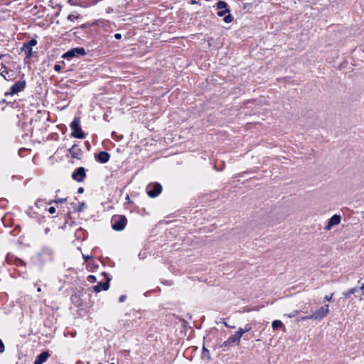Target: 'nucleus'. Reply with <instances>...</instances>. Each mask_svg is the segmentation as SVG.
Listing matches in <instances>:
<instances>
[{
	"label": "nucleus",
	"instance_id": "obj_20",
	"mask_svg": "<svg viewBox=\"0 0 364 364\" xmlns=\"http://www.w3.org/2000/svg\"><path fill=\"white\" fill-rule=\"evenodd\" d=\"M357 291H358V288H356V287L351 288V289H349L348 291H344V292L343 293V295L344 296L345 299H347V298H348L351 294H355Z\"/></svg>",
	"mask_w": 364,
	"mask_h": 364
},
{
	"label": "nucleus",
	"instance_id": "obj_34",
	"mask_svg": "<svg viewBox=\"0 0 364 364\" xmlns=\"http://www.w3.org/2000/svg\"><path fill=\"white\" fill-rule=\"evenodd\" d=\"M114 38H115L116 39H117V40L121 39V38H122V35H121L120 33H116V34L114 35Z\"/></svg>",
	"mask_w": 364,
	"mask_h": 364
},
{
	"label": "nucleus",
	"instance_id": "obj_38",
	"mask_svg": "<svg viewBox=\"0 0 364 364\" xmlns=\"http://www.w3.org/2000/svg\"><path fill=\"white\" fill-rule=\"evenodd\" d=\"M69 2L73 5H76V2H74V0H70Z\"/></svg>",
	"mask_w": 364,
	"mask_h": 364
},
{
	"label": "nucleus",
	"instance_id": "obj_35",
	"mask_svg": "<svg viewBox=\"0 0 364 364\" xmlns=\"http://www.w3.org/2000/svg\"><path fill=\"white\" fill-rule=\"evenodd\" d=\"M83 258L85 259V261H87L90 258H91V256L90 255H83Z\"/></svg>",
	"mask_w": 364,
	"mask_h": 364
},
{
	"label": "nucleus",
	"instance_id": "obj_24",
	"mask_svg": "<svg viewBox=\"0 0 364 364\" xmlns=\"http://www.w3.org/2000/svg\"><path fill=\"white\" fill-rule=\"evenodd\" d=\"M245 333V331H244L243 328H239L237 331L235 333H237V336L241 338Z\"/></svg>",
	"mask_w": 364,
	"mask_h": 364
},
{
	"label": "nucleus",
	"instance_id": "obj_1",
	"mask_svg": "<svg viewBox=\"0 0 364 364\" xmlns=\"http://www.w3.org/2000/svg\"><path fill=\"white\" fill-rule=\"evenodd\" d=\"M127 223V219L122 215H114L111 218L112 228L115 231L123 230Z\"/></svg>",
	"mask_w": 364,
	"mask_h": 364
},
{
	"label": "nucleus",
	"instance_id": "obj_27",
	"mask_svg": "<svg viewBox=\"0 0 364 364\" xmlns=\"http://www.w3.org/2000/svg\"><path fill=\"white\" fill-rule=\"evenodd\" d=\"M5 350L4 344L2 341L0 339V353H3Z\"/></svg>",
	"mask_w": 364,
	"mask_h": 364
},
{
	"label": "nucleus",
	"instance_id": "obj_17",
	"mask_svg": "<svg viewBox=\"0 0 364 364\" xmlns=\"http://www.w3.org/2000/svg\"><path fill=\"white\" fill-rule=\"evenodd\" d=\"M70 205L74 210L78 213L82 212L86 208V203L85 202H81L78 205L76 203H71Z\"/></svg>",
	"mask_w": 364,
	"mask_h": 364
},
{
	"label": "nucleus",
	"instance_id": "obj_42",
	"mask_svg": "<svg viewBox=\"0 0 364 364\" xmlns=\"http://www.w3.org/2000/svg\"><path fill=\"white\" fill-rule=\"evenodd\" d=\"M37 291H38V292H40V291H41V287L38 288Z\"/></svg>",
	"mask_w": 364,
	"mask_h": 364
},
{
	"label": "nucleus",
	"instance_id": "obj_19",
	"mask_svg": "<svg viewBox=\"0 0 364 364\" xmlns=\"http://www.w3.org/2000/svg\"><path fill=\"white\" fill-rule=\"evenodd\" d=\"M283 326H284L283 323L279 320H274L272 323V327L274 330L282 328Z\"/></svg>",
	"mask_w": 364,
	"mask_h": 364
},
{
	"label": "nucleus",
	"instance_id": "obj_8",
	"mask_svg": "<svg viewBox=\"0 0 364 364\" xmlns=\"http://www.w3.org/2000/svg\"><path fill=\"white\" fill-rule=\"evenodd\" d=\"M25 87H26L25 81H17L10 87L9 92H6V95H14L15 94H17L19 92L23 91L24 90Z\"/></svg>",
	"mask_w": 364,
	"mask_h": 364
},
{
	"label": "nucleus",
	"instance_id": "obj_3",
	"mask_svg": "<svg viewBox=\"0 0 364 364\" xmlns=\"http://www.w3.org/2000/svg\"><path fill=\"white\" fill-rule=\"evenodd\" d=\"M70 127L73 129L72 136L77 139H84L85 134L80 127V118L75 117L70 124Z\"/></svg>",
	"mask_w": 364,
	"mask_h": 364
},
{
	"label": "nucleus",
	"instance_id": "obj_26",
	"mask_svg": "<svg viewBox=\"0 0 364 364\" xmlns=\"http://www.w3.org/2000/svg\"><path fill=\"white\" fill-rule=\"evenodd\" d=\"M243 328L246 333V332H249L252 330V326L250 324H247V325H245V326Z\"/></svg>",
	"mask_w": 364,
	"mask_h": 364
},
{
	"label": "nucleus",
	"instance_id": "obj_14",
	"mask_svg": "<svg viewBox=\"0 0 364 364\" xmlns=\"http://www.w3.org/2000/svg\"><path fill=\"white\" fill-rule=\"evenodd\" d=\"M96 159L99 162L105 164L109 160L110 155L107 151H100L96 156Z\"/></svg>",
	"mask_w": 364,
	"mask_h": 364
},
{
	"label": "nucleus",
	"instance_id": "obj_30",
	"mask_svg": "<svg viewBox=\"0 0 364 364\" xmlns=\"http://www.w3.org/2000/svg\"><path fill=\"white\" fill-rule=\"evenodd\" d=\"M48 212H49V213H50V214H53V213H55V207H53V206H52V207H50V208H48Z\"/></svg>",
	"mask_w": 364,
	"mask_h": 364
},
{
	"label": "nucleus",
	"instance_id": "obj_21",
	"mask_svg": "<svg viewBox=\"0 0 364 364\" xmlns=\"http://www.w3.org/2000/svg\"><path fill=\"white\" fill-rule=\"evenodd\" d=\"M227 7H228L227 3L223 1H219L217 3V9L219 10L226 9H228Z\"/></svg>",
	"mask_w": 364,
	"mask_h": 364
},
{
	"label": "nucleus",
	"instance_id": "obj_44",
	"mask_svg": "<svg viewBox=\"0 0 364 364\" xmlns=\"http://www.w3.org/2000/svg\"><path fill=\"white\" fill-rule=\"evenodd\" d=\"M223 168H220V171H223ZM216 170L219 171V169H217V168H216Z\"/></svg>",
	"mask_w": 364,
	"mask_h": 364
},
{
	"label": "nucleus",
	"instance_id": "obj_22",
	"mask_svg": "<svg viewBox=\"0 0 364 364\" xmlns=\"http://www.w3.org/2000/svg\"><path fill=\"white\" fill-rule=\"evenodd\" d=\"M67 200V198H59V199H55V200H50L48 204H51L52 203H63L64 202H65Z\"/></svg>",
	"mask_w": 364,
	"mask_h": 364
},
{
	"label": "nucleus",
	"instance_id": "obj_40",
	"mask_svg": "<svg viewBox=\"0 0 364 364\" xmlns=\"http://www.w3.org/2000/svg\"><path fill=\"white\" fill-rule=\"evenodd\" d=\"M102 23L103 25H105V26H109V22L108 21L102 22Z\"/></svg>",
	"mask_w": 364,
	"mask_h": 364
},
{
	"label": "nucleus",
	"instance_id": "obj_23",
	"mask_svg": "<svg viewBox=\"0 0 364 364\" xmlns=\"http://www.w3.org/2000/svg\"><path fill=\"white\" fill-rule=\"evenodd\" d=\"M80 17V15H73V14H69L68 16V20L70 21H74L75 20L77 19Z\"/></svg>",
	"mask_w": 364,
	"mask_h": 364
},
{
	"label": "nucleus",
	"instance_id": "obj_41",
	"mask_svg": "<svg viewBox=\"0 0 364 364\" xmlns=\"http://www.w3.org/2000/svg\"><path fill=\"white\" fill-rule=\"evenodd\" d=\"M41 200H38V201L36 203V205H38V203H41Z\"/></svg>",
	"mask_w": 364,
	"mask_h": 364
},
{
	"label": "nucleus",
	"instance_id": "obj_4",
	"mask_svg": "<svg viewBox=\"0 0 364 364\" xmlns=\"http://www.w3.org/2000/svg\"><path fill=\"white\" fill-rule=\"evenodd\" d=\"M328 312H329V306H328V304H326V305L319 308L314 314L304 317L303 319H315V320L318 319V320H321L323 318H324Z\"/></svg>",
	"mask_w": 364,
	"mask_h": 364
},
{
	"label": "nucleus",
	"instance_id": "obj_25",
	"mask_svg": "<svg viewBox=\"0 0 364 364\" xmlns=\"http://www.w3.org/2000/svg\"><path fill=\"white\" fill-rule=\"evenodd\" d=\"M230 346H232V344L230 342H229V339H228L227 341H225L223 343V344L221 345V347H228Z\"/></svg>",
	"mask_w": 364,
	"mask_h": 364
},
{
	"label": "nucleus",
	"instance_id": "obj_36",
	"mask_svg": "<svg viewBox=\"0 0 364 364\" xmlns=\"http://www.w3.org/2000/svg\"><path fill=\"white\" fill-rule=\"evenodd\" d=\"M83 191H84V189H83V188H82V187H80V188L77 189V193H83Z\"/></svg>",
	"mask_w": 364,
	"mask_h": 364
},
{
	"label": "nucleus",
	"instance_id": "obj_39",
	"mask_svg": "<svg viewBox=\"0 0 364 364\" xmlns=\"http://www.w3.org/2000/svg\"><path fill=\"white\" fill-rule=\"evenodd\" d=\"M207 353H208V350L206 348H203V353L205 354Z\"/></svg>",
	"mask_w": 364,
	"mask_h": 364
},
{
	"label": "nucleus",
	"instance_id": "obj_37",
	"mask_svg": "<svg viewBox=\"0 0 364 364\" xmlns=\"http://www.w3.org/2000/svg\"><path fill=\"white\" fill-rule=\"evenodd\" d=\"M360 289L362 291V295L364 296V284L360 287Z\"/></svg>",
	"mask_w": 364,
	"mask_h": 364
},
{
	"label": "nucleus",
	"instance_id": "obj_5",
	"mask_svg": "<svg viewBox=\"0 0 364 364\" xmlns=\"http://www.w3.org/2000/svg\"><path fill=\"white\" fill-rule=\"evenodd\" d=\"M146 191L150 198H155L161 193L162 186L157 182L151 183L146 186Z\"/></svg>",
	"mask_w": 364,
	"mask_h": 364
},
{
	"label": "nucleus",
	"instance_id": "obj_32",
	"mask_svg": "<svg viewBox=\"0 0 364 364\" xmlns=\"http://www.w3.org/2000/svg\"><path fill=\"white\" fill-rule=\"evenodd\" d=\"M127 296L125 295H121L119 298V302H124L126 299Z\"/></svg>",
	"mask_w": 364,
	"mask_h": 364
},
{
	"label": "nucleus",
	"instance_id": "obj_45",
	"mask_svg": "<svg viewBox=\"0 0 364 364\" xmlns=\"http://www.w3.org/2000/svg\"><path fill=\"white\" fill-rule=\"evenodd\" d=\"M110 364H114V363H110Z\"/></svg>",
	"mask_w": 364,
	"mask_h": 364
},
{
	"label": "nucleus",
	"instance_id": "obj_46",
	"mask_svg": "<svg viewBox=\"0 0 364 364\" xmlns=\"http://www.w3.org/2000/svg\"><path fill=\"white\" fill-rule=\"evenodd\" d=\"M99 364H102V363H99Z\"/></svg>",
	"mask_w": 364,
	"mask_h": 364
},
{
	"label": "nucleus",
	"instance_id": "obj_31",
	"mask_svg": "<svg viewBox=\"0 0 364 364\" xmlns=\"http://www.w3.org/2000/svg\"><path fill=\"white\" fill-rule=\"evenodd\" d=\"M146 257V252H139V257L140 259H144Z\"/></svg>",
	"mask_w": 364,
	"mask_h": 364
},
{
	"label": "nucleus",
	"instance_id": "obj_13",
	"mask_svg": "<svg viewBox=\"0 0 364 364\" xmlns=\"http://www.w3.org/2000/svg\"><path fill=\"white\" fill-rule=\"evenodd\" d=\"M110 278H107L104 283H99L93 287L95 292H100L102 290L107 291L109 287Z\"/></svg>",
	"mask_w": 364,
	"mask_h": 364
},
{
	"label": "nucleus",
	"instance_id": "obj_16",
	"mask_svg": "<svg viewBox=\"0 0 364 364\" xmlns=\"http://www.w3.org/2000/svg\"><path fill=\"white\" fill-rule=\"evenodd\" d=\"M49 357V353L48 352H43L40 355H38L36 359L34 361L33 364H43L46 361V360Z\"/></svg>",
	"mask_w": 364,
	"mask_h": 364
},
{
	"label": "nucleus",
	"instance_id": "obj_15",
	"mask_svg": "<svg viewBox=\"0 0 364 364\" xmlns=\"http://www.w3.org/2000/svg\"><path fill=\"white\" fill-rule=\"evenodd\" d=\"M69 153L71 155L72 158L74 159H78L80 155L82 153V151L80 149L77 147V145H73L71 148L69 149Z\"/></svg>",
	"mask_w": 364,
	"mask_h": 364
},
{
	"label": "nucleus",
	"instance_id": "obj_12",
	"mask_svg": "<svg viewBox=\"0 0 364 364\" xmlns=\"http://www.w3.org/2000/svg\"><path fill=\"white\" fill-rule=\"evenodd\" d=\"M341 216L338 215H333L328 221V224L326 227V230H331L334 225H338L341 223Z\"/></svg>",
	"mask_w": 364,
	"mask_h": 364
},
{
	"label": "nucleus",
	"instance_id": "obj_7",
	"mask_svg": "<svg viewBox=\"0 0 364 364\" xmlns=\"http://www.w3.org/2000/svg\"><path fill=\"white\" fill-rule=\"evenodd\" d=\"M86 54V51L84 48L77 47L74 48H71L65 54H63V57L64 58H71L75 56H83Z\"/></svg>",
	"mask_w": 364,
	"mask_h": 364
},
{
	"label": "nucleus",
	"instance_id": "obj_29",
	"mask_svg": "<svg viewBox=\"0 0 364 364\" xmlns=\"http://www.w3.org/2000/svg\"><path fill=\"white\" fill-rule=\"evenodd\" d=\"M61 65L56 64L54 65V70L57 72H59L61 70Z\"/></svg>",
	"mask_w": 364,
	"mask_h": 364
},
{
	"label": "nucleus",
	"instance_id": "obj_2",
	"mask_svg": "<svg viewBox=\"0 0 364 364\" xmlns=\"http://www.w3.org/2000/svg\"><path fill=\"white\" fill-rule=\"evenodd\" d=\"M36 258V262L42 265L47 261L53 259V251L48 247L43 248L39 252L37 253Z\"/></svg>",
	"mask_w": 364,
	"mask_h": 364
},
{
	"label": "nucleus",
	"instance_id": "obj_6",
	"mask_svg": "<svg viewBox=\"0 0 364 364\" xmlns=\"http://www.w3.org/2000/svg\"><path fill=\"white\" fill-rule=\"evenodd\" d=\"M37 45V41L34 38L30 40L28 42H26L23 44L22 47L21 48V50L22 52L25 53L26 58L27 59H29L33 55L32 49L33 47Z\"/></svg>",
	"mask_w": 364,
	"mask_h": 364
},
{
	"label": "nucleus",
	"instance_id": "obj_11",
	"mask_svg": "<svg viewBox=\"0 0 364 364\" xmlns=\"http://www.w3.org/2000/svg\"><path fill=\"white\" fill-rule=\"evenodd\" d=\"M230 11L228 9L220 10L218 11V16L220 17L224 16L223 21L226 23H229L232 21L233 17L230 14Z\"/></svg>",
	"mask_w": 364,
	"mask_h": 364
},
{
	"label": "nucleus",
	"instance_id": "obj_9",
	"mask_svg": "<svg viewBox=\"0 0 364 364\" xmlns=\"http://www.w3.org/2000/svg\"><path fill=\"white\" fill-rule=\"evenodd\" d=\"M86 176L85 169L84 167H79L72 173V178L77 182H82Z\"/></svg>",
	"mask_w": 364,
	"mask_h": 364
},
{
	"label": "nucleus",
	"instance_id": "obj_18",
	"mask_svg": "<svg viewBox=\"0 0 364 364\" xmlns=\"http://www.w3.org/2000/svg\"><path fill=\"white\" fill-rule=\"evenodd\" d=\"M240 338H241L238 336L237 333H235L228 338L229 342H230L232 344V346H238L240 343Z\"/></svg>",
	"mask_w": 364,
	"mask_h": 364
},
{
	"label": "nucleus",
	"instance_id": "obj_33",
	"mask_svg": "<svg viewBox=\"0 0 364 364\" xmlns=\"http://www.w3.org/2000/svg\"><path fill=\"white\" fill-rule=\"evenodd\" d=\"M8 71H3L1 73V75L6 80H7L6 78V75L8 74Z\"/></svg>",
	"mask_w": 364,
	"mask_h": 364
},
{
	"label": "nucleus",
	"instance_id": "obj_28",
	"mask_svg": "<svg viewBox=\"0 0 364 364\" xmlns=\"http://www.w3.org/2000/svg\"><path fill=\"white\" fill-rule=\"evenodd\" d=\"M333 294H331V295H326L325 297H324V299L327 301H330L331 299H332V297H333Z\"/></svg>",
	"mask_w": 364,
	"mask_h": 364
},
{
	"label": "nucleus",
	"instance_id": "obj_43",
	"mask_svg": "<svg viewBox=\"0 0 364 364\" xmlns=\"http://www.w3.org/2000/svg\"><path fill=\"white\" fill-rule=\"evenodd\" d=\"M90 277L95 279V277L94 276H92V275H90Z\"/></svg>",
	"mask_w": 364,
	"mask_h": 364
},
{
	"label": "nucleus",
	"instance_id": "obj_10",
	"mask_svg": "<svg viewBox=\"0 0 364 364\" xmlns=\"http://www.w3.org/2000/svg\"><path fill=\"white\" fill-rule=\"evenodd\" d=\"M6 262L8 264H15L16 266H20V265L25 266L26 265V263L23 260L16 257L14 255L11 254V253L7 254V255L6 257Z\"/></svg>",
	"mask_w": 364,
	"mask_h": 364
}]
</instances>
